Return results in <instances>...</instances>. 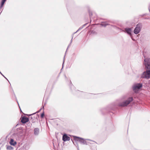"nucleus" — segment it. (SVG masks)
<instances>
[{
    "label": "nucleus",
    "instance_id": "obj_12",
    "mask_svg": "<svg viewBox=\"0 0 150 150\" xmlns=\"http://www.w3.org/2000/svg\"><path fill=\"white\" fill-rule=\"evenodd\" d=\"M6 0H2L1 4V7H2L3 6Z\"/></svg>",
    "mask_w": 150,
    "mask_h": 150
},
{
    "label": "nucleus",
    "instance_id": "obj_3",
    "mask_svg": "<svg viewBox=\"0 0 150 150\" xmlns=\"http://www.w3.org/2000/svg\"><path fill=\"white\" fill-rule=\"evenodd\" d=\"M133 100L132 97L129 98L127 100L120 103L119 104V105L121 107H125L128 105Z\"/></svg>",
    "mask_w": 150,
    "mask_h": 150
},
{
    "label": "nucleus",
    "instance_id": "obj_20",
    "mask_svg": "<svg viewBox=\"0 0 150 150\" xmlns=\"http://www.w3.org/2000/svg\"><path fill=\"white\" fill-rule=\"evenodd\" d=\"M5 78L6 79H7V78H6V77H5Z\"/></svg>",
    "mask_w": 150,
    "mask_h": 150
},
{
    "label": "nucleus",
    "instance_id": "obj_16",
    "mask_svg": "<svg viewBox=\"0 0 150 150\" xmlns=\"http://www.w3.org/2000/svg\"><path fill=\"white\" fill-rule=\"evenodd\" d=\"M44 114L43 113L41 114V117L42 118L43 117V116H44Z\"/></svg>",
    "mask_w": 150,
    "mask_h": 150
},
{
    "label": "nucleus",
    "instance_id": "obj_10",
    "mask_svg": "<svg viewBox=\"0 0 150 150\" xmlns=\"http://www.w3.org/2000/svg\"><path fill=\"white\" fill-rule=\"evenodd\" d=\"M39 133V129L38 128H36L34 130V133L35 135H37Z\"/></svg>",
    "mask_w": 150,
    "mask_h": 150
},
{
    "label": "nucleus",
    "instance_id": "obj_17",
    "mask_svg": "<svg viewBox=\"0 0 150 150\" xmlns=\"http://www.w3.org/2000/svg\"><path fill=\"white\" fill-rule=\"evenodd\" d=\"M132 40H134V39H133L132 38Z\"/></svg>",
    "mask_w": 150,
    "mask_h": 150
},
{
    "label": "nucleus",
    "instance_id": "obj_8",
    "mask_svg": "<svg viewBox=\"0 0 150 150\" xmlns=\"http://www.w3.org/2000/svg\"><path fill=\"white\" fill-rule=\"evenodd\" d=\"M28 121L29 119L27 117H23L21 119V122L23 123H25L28 122Z\"/></svg>",
    "mask_w": 150,
    "mask_h": 150
},
{
    "label": "nucleus",
    "instance_id": "obj_11",
    "mask_svg": "<svg viewBox=\"0 0 150 150\" xmlns=\"http://www.w3.org/2000/svg\"><path fill=\"white\" fill-rule=\"evenodd\" d=\"M11 145L14 146L16 144V142H14V140L13 139H11L10 142Z\"/></svg>",
    "mask_w": 150,
    "mask_h": 150
},
{
    "label": "nucleus",
    "instance_id": "obj_1",
    "mask_svg": "<svg viewBox=\"0 0 150 150\" xmlns=\"http://www.w3.org/2000/svg\"><path fill=\"white\" fill-rule=\"evenodd\" d=\"M146 71L144 72L142 77L148 79L150 78V58H146L144 59V62Z\"/></svg>",
    "mask_w": 150,
    "mask_h": 150
},
{
    "label": "nucleus",
    "instance_id": "obj_6",
    "mask_svg": "<svg viewBox=\"0 0 150 150\" xmlns=\"http://www.w3.org/2000/svg\"><path fill=\"white\" fill-rule=\"evenodd\" d=\"M125 33H127L130 36H132V29L131 28H127L124 29L123 31Z\"/></svg>",
    "mask_w": 150,
    "mask_h": 150
},
{
    "label": "nucleus",
    "instance_id": "obj_18",
    "mask_svg": "<svg viewBox=\"0 0 150 150\" xmlns=\"http://www.w3.org/2000/svg\"><path fill=\"white\" fill-rule=\"evenodd\" d=\"M64 63V61L63 62V64Z\"/></svg>",
    "mask_w": 150,
    "mask_h": 150
},
{
    "label": "nucleus",
    "instance_id": "obj_15",
    "mask_svg": "<svg viewBox=\"0 0 150 150\" xmlns=\"http://www.w3.org/2000/svg\"><path fill=\"white\" fill-rule=\"evenodd\" d=\"M90 16V18H92V14L91 12H89V13Z\"/></svg>",
    "mask_w": 150,
    "mask_h": 150
},
{
    "label": "nucleus",
    "instance_id": "obj_14",
    "mask_svg": "<svg viewBox=\"0 0 150 150\" xmlns=\"http://www.w3.org/2000/svg\"><path fill=\"white\" fill-rule=\"evenodd\" d=\"M12 149V147L10 146H8L7 147V149Z\"/></svg>",
    "mask_w": 150,
    "mask_h": 150
},
{
    "label": "nucleus",
    "instance_id": "obj_2",
    "mask_svg": "<svg viewBox=\"0 0 150 150\" xmlns=\"http://www.w3.org/2000/svg\"><path fill=\"white\" fill-rule=\"evenodd\" d=\"M74 139L77 141H79L80 142L81 144H85L87 145V143L86 140H89L90 141V143L91 144H92L93 142H94L93 141H91V140H90L89 139H84L82 138H80L79 137L74 136Z\"/></svg>",
    "mask_w": 150,
    "mask_h": 150
},
{
    "label": "nucleus",
    "instance_id": "obj_4",
    "mask_svg": "<svg viewBox=\"0 0 150 150\" xmlns=\"http://www.w3.org/2000/svg\"><path fill=\"white\" fill-rule=\"evenodd\" d=\"M142 86V85L140 83H137L134 85L133 87V90L135 92H137Z\"/></svg>",
    "mask_w": 150,
    "mask_h": 150
},
{
    "label": "nucleus",
    "instance_id": "obj_21",
    "mask_svg": "<svg viewBox=\"0 0 150 150\" xmlns=\"http://www.w3.org/2000/svg\"><path fill=\"white\" fill-rule=\"evenodd\" d=\"M5 78L6 79H7V78H6V77H5Z\"/></svg>",
    "mask_w": 150,
    "mask_h": 150
},
{
    "label": "nucleus",
    "instance_id": "obj_5",
    "mask_svg": "<svg viewBox=\"0 0 150 150\" xmlns=\"http://www.w3.org/2000/svg\"><path fill=\"white\" fill-rule=\"evenodd\" d=\"M142 28L141 25L140 24H137L134 30V33L135 34H137L141 31Z\"/></svg>",
    "mask_w": 150,
    "mask_h": 150
},
{
    "label": "nucleus",
    "instance_id": "obj_13",
    "mask_svg": "<svg viewBox=\"0 0 150 150\" xmlns=\"http://www.w3.org/2000/svg\"><path fill=\"white\" fill-rule=\"evenodd\" d=\"M86 24H85L83 26H82V27H80V28H79V29H78V30H77V31L76 32H75V33H76L78 31H79V30H81V29H82L83 28V27L84 26H85V25H86Z\"/></svg>",
    "mask_w": 150,
    "mask_h": 150
},
{
    "label": "nucleus",
    "instance_id": "obj_19",
    "mask_svg": "<svg viewBox=\"0 0 150 150\" xmlns=\"http://www.w3.org/2000/svg\"><path fill=\"white\" fill-rule=\"evenodd\" d=\"M5 78L6 79H7V78H6V77H5Z\"/></svg>",
    "mask_w": 150,
    "mask_h": 150
},
{
    "label": "nucleus",
    "instance_id": "obj_7",
    "mask_svg": "<svg viewBox=\"0 0 150 150\" xmlns=\"http://www.w3.org/2000/svg\"><path fill=\"white\" fill-rule=\"evenodd\" d=\"M62 139L64 142L68 141L70 140V138L67 136V134H64L63 136Z\"/></svg>",
    "mask_w": 150,
    "mask_h": 150
},
{
    "label": "nucleus",
    "instance_id": "obj_9",
    "mask_svg": "<svg viewBox=\"0 0 150 150\" xmlns=\"http://www.w3.org/2000/svg\"><path fill=\"white\" fill-rule=\"evenodd\" d=\"M101 24L102 26L105 27L106 26L109 25V22H103L101 23Z\"/></svg>",
    "mask_w": 150,
    "mask_h": 150
}]
</instances>
